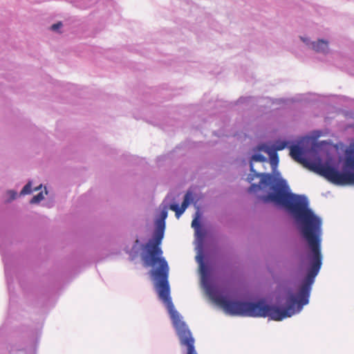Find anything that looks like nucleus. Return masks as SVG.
<instances>
[{"mask_svg":"<svg viewBox=\"0 0 354 354\" xmlns=\"http://www.w3.org/2000/svg\"><path fill=\"white\" fill-rule=\"evenodd\" d=\"M44 197L43 193L40 192L32 198V199L30 200V203H32V204L38 203L41 201H42L44 199Z\"/></svg>","mask_w":354,"mask_h":354,"instance_id":"obj_9","label":"nucleus"},{"mask_svg":"<svg viewBox=\"0 0 354 354\" xmlns=\"http://www.w3.org/2000/svg\"><path fill=\"white\" fill-rule=\"evenodd\" d=\"M192 227L194 229L195 233L198 236L202 235L201 225L200 223V212L198 210L195 214V216L192 222Z\"/></svg>","mask_w":354,"mask_h":354,"instance_id":"obj_8","label":"nucleus"},{"mask_svg":"<svg viewBox=\"0 0 354 354\" xmlns=\"http://www.w3.org/2000/svg\"><path fill=\"white\" fill-rule=\"evenodd\" d=\"M41 185H40V186H39V187H36V188L35 189V190H38V189H40V187H41Z\"/></svg>","mask_w":354,"mask_h":354,"instance_id":"obj_16","label":"nucleus"},{"mask_svg":"<svg viewBox=\"0 0 354 354\" xmlns=\"http://www.w3.org/2000/svg\"><path fill=\"white\" fill-rule=\"evenodd\" d=\"M286 142H283L277 147V150H281L286 147Z\"/></svg>","mask_w":354,"mask_h":354,"instance_id":"obj_13","label":"nucleus"},{"mask_svg":"<svg viewBox=\"0 0 354 354\" xmlns=\"http://www.w3.org/2000/svg\"><path fill=\"white\" fill-rule=\"evenodd\" d=\"M9 193L11 194L12 199H14L17 195V193L13 191H10Z\"/></svg>","mask_w":354,"mask_h":354,"instance_id":"obj_15","label":"nucleus"},{"mask_svg":"<svg viewBox=\"0 0 354 354\" xmlns=\"http://www.w3.org/2000/svg\"><path fill=\"white\" fill-rule=\"evenodd\" d=\"M344 168L340 172L329 165L312 162L304 157V152L298 145L290 147V155L297 162L309 170L324 176L330 182L339 185H354V142L346 150Z\"/></svg>","mask_w":354,"mask_h":354,"instance_id":"obj_3","label":"nucleus"},{"mask_svg":"<svg viewBox=\"0 0 354 354\" xmlns=\"http://www.w3.org/2000/svg\"><path fill=\"white\" fill-rule=\"evenodd\" d=\"M272 192L261 196L265 203H274L288 209L300 224V231L304 239L308 243L312 254L310 257V266L307 276L301 284L297 297L289 292L286 306L281 309L266 304L263 301L257 302L232 301L225 297L212 293L213 301L230 315L243 317H269L274 321H281L299 312L303 306L308 304L311 286L322 266L321 242L322 235V219L308 208L307 201L289 192L286 182L279 180L270 187Z\"/></svg>","mask_w":354,"mask_h":354,"instance_id":"obj_1","label":"nucleus"},{"mask_svg":"<svg viewBox=\"0 0 354 354\" xmlns=\"http://www.w3.org/2000/svg\"><path fill=\"white\" fill-rule=\"evenodd\" d=\"M259 149L269 153L270 165H272V168L274 169L279 162V158L277 152L274 151H270L269 148L263 145L259 147Z\"/></svg>","mask_w":354,"mask_h":354,"instance_id":"obj_6","label":"nucleus"},{"mask_svg":"<svg viewBox=\"0 0 354 354\" xmlns=\"http://www.w3.org/2000/svg\"><path fill=\"white\" fill-rule=\"evenodd\" d=\"M32 192L31 190V183H27L24 187V188L22 189V190L21 191V194H23V195H25V194H30Z\"/></svg>","mask_w":354,"mask_h":354,"instance_id":"obj_10","label":"nucleus"},{"mask_svg":"<svg viewBox=\"0 0 354 354\" xmlns=\"http://www.w3.org/2000/svg\"><path fill=\"white\" fill-rule=\"evenodd\" d=\"M62 26V24L61 22H58L57 24H53L51 26V30H57L58 28H61Z\"/></svg>","mask_w":354,"mask_h":354,"instance_id":"obj_12","label":"nucleus"},{"mask_svg":"<svg viewBox=\"0 0 354 354\" xmlns=\"http://www.w3.org/2000/svg\"><path fill=\"white\" fill-rule=\"evenodd\" d=\"M167 217V210L166 209H164L161 211L160 216L158 219H162V221H165Z\"/></svg>","mask_w":354,"mask_h":354,"instance_id":"obj_11","label":"nucleus"},{"mask_svg":"<svg viewBox=\"0 0 354 354\" xmlns=\"http://www.w3.org/2000/svg\"><path fill=\"white\" fill-rule=\"evenodd\" d=\"M254 161L261 162L263 163L268 162L267 158L261 154H254L252 156L250 165L252 174L248 177V180L249 182H252V180H254L255 177H261V180L259 184H252L250 185L248 189L250 192H257L262 189V186H268L273 178L272 176L270 174H260L257 172L253 167L252 162Z\"/></svg>","mask_w":354,"mask_h":354,"instance_id":"obj_4","label":"nucleus"},{"mask_svg":"<svg viewBox=\"0 0 354 354\" xmlns=\"http://www.w3.org/2000/svg\"><path fill=\"white\" fill-rule=\"evenodd\" d=\"M286 142H283L277 147V150H281L286 147Z\"/></svg>","mask_w":354,"mask_h":354,"instance_id":"obj_14","label":"nucleus"},{"mask_svg":"<svg viewBox=\"0 0 354 354\" xmlns=\"http://www.w3.org/2000/svg\"><path fill=\"white\" fill-rule=\"evenodd\" d=\"M192 199V193L188 192L184 196V200L181 204V206L179 207L178 204H171L169 208L171 210L175 212L176 216L178 218L185 211L187 207L189 206L190 201Z\"/></svg>","mask_w":354,"mask_h":354,"instance_id":"obj_5","label":"nucleus"},{"mask_svg":"<svg viewBox=\"0 0 354 354\" xmlns=\"http://www.w3.org/2000/svg\"><path fill=\"white\" fill-rule=\"evenodd\" d=\"M165 221L157 219L153 237L142 246L144 252L142 259L146 266H158L151 270V274L156 279V286L159 298L166 305L171 316L174 326L182 346L187 348L186 354H198L194 346L195 339L188 326L180 319L179 313L175 310L170 297V288L168 281L169 266L162 257V250L160 247L164 237Z\"/></svg>","mask_w":354,"mask_h":354,"instance_id":"obj_2","label":"nucleus"},{"mask_svg":"<svg viewBox=\"0 0 354 354\" xmlns=\"http://www.w3.org/2000/svg\"><path fill=\"white\" fill-rule=\"evenodd\" d=\"M313 48L318 53H326L328 50V41L319 39L313 43Z\"/></svg>","mask_w":354,"mask_h":354,"instance_id":"obj_7","label":"nucleus"}]
</instances>
